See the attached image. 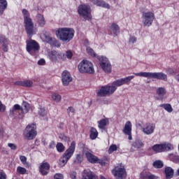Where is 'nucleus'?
Listing matches in <instances>:
<instances>
[{
	"instance_id": "obj_1",
	"label": "nucleus",
	"mask_w": 179,
	"mask_h": 179,
	"mask_svg": "<svg viewBox=\"0 0 179 179\" xmlns=\"http://www.w3.org/2000/svg\"><path fill=\"white\" fill-rule=\"evenodd\" d=\"M56 36L63 43H69L75 36V30L69 27L59 28L56 31Z\"/></svg>"
},
{
	"instance_id": "obj_2",
	"label": "nucleus",
	"mask_w": 179,
	"mask_h": 179,
	"mask_svg": "<svg viewBox=\"0 0 179 179\" xmlns=\"http://www.w3.org/2000/svg\"><path fill=\"white\" fill-rule=\"evenodd\" d=\"M22 15L24 16V23L26 32L28 36L31 37L33 34H36V31L34 30V24H33V21H31V18L30 17V13L27 10L23 9Z\"/></svg>"
},
{
	"instance_id": "obj_3",
	"label": "nucleus",
	"mask_w": 179,
	"mask_h": 179,
	"mask_svg": "<svg viewBox=\"0 0 179 179\" xmlns=\"http://www.w3.org/2000/svg\"><path fill=\"white\" fill-rule=\"evenodd\" d=\"M76 148V143L72 141L69 148L64 152L62 157L59 160V166H60V167H64L66 163H68L69 159L73 156Z\"/></svg>"
},
{
	"instance_id": "obj_4",
	"label": "nucleus",
	"mask_w": 179,
	"mask_h": 179,
	"mask_svg": "<svg viewBox=\"0 0 179 179\" xmlns=\"http://www.w3.org/2000/svg\"><path fill=\"white\" fill-rule=\"evenodd\" d=\"M135 76H140L141 78H150V79H157L158 80H164V82H167V74L163 72L158 73H150V72H140L134 73Z\"/></svg>"
},
{
	"instance_id": "obj_5",
	"label": "nucleus",
	"mask_w": 179,
	"mask_h": 179,
	"mask_svg": "<svg viewBox=\"0 0 179 179\" xmlns=\"http://www.w3.org/2000/svg\"><path fill=\"white\" fill-rule=\"evenodd\" d=\"M28 36L29 37V39L26 41V50L27 52L30 54V55L36 57V55L38 54V51H40V45L38 44V43H37V41L31 39L32 36Z\"/></svg>"
},
{
	"instance_id": "obj_6",
	"label": "nucleus",
	"mask_w": 179,
	"mask_h": 179,
	"mask_svg": "<svg viewBox=\"0 0 179 179\" xmlns=\"http://www.w3.org/2000/svg\"><path fill=\"white\" fill-rule=\"evenodd\" d=\"M78 69L80 73H90V75L94 73L93 64L87 60L80 62L78 66Z\"/></svg>"
},
{
	"instance_id": "obj_7",
	"label": "nucleus",
	"mask_w": 179,
	"mask_h": 179,
	"mask_svg": "<svg viewBox=\"0 0 179 179\" xmlns=\"http://www.w3.org/2000/svg\"><path fill=\"white\" fill-rule=\"evenodd\" d=\"M152 150L153 152H155V153H163L164 152L174 150V145L170 143L155 144L152 147Z\"/></svg>"
},
{
	"instance_id": "obj_8",
	"label": "nucleus",
	"mask_w": 179,
	"mask_h": 179,
	"mask_svg": "<svg viewBox=\"0 0 179 179\" xmlns=\"http://www.w3.org/2000/svg\"><path fill=\"white\" fill-rule=\"evenodd\" d=\"M78 13L85 20H92V8L86 4H80L78 8Z\"/></svg>"
},
{
	"instance_id": "obj_9",
	"label": "nucleus",
	"mask_w": 179,
	"mask_h": 179,
	"mask_svg": "<svg viewBox=\"0 0 179 179\" xmlns=\"http://www.w3.org/2000/svg\"><path fill=\"white\" fill-rule=\"evenodd\" d=\"M97 59L99 61L100 68L102 69L105 73H111V63L110 60L105 56H97Z\"/></svg>"
},
{
	"instance_id": "obj_10",
	"label": "nucleus",
	"mask_w": 179,
	"mask_h": 179,
	"mask_svg": "<svg viewBox=\"0 0 179 179\" xmlns=\"http://www.w3.org/2000/svg\"><path fill=\"white\" fill-rule=\"evenodd\" d=\"M37 127L34 124H28L24 132V136L29 141H32L36 136H37V131L36 130Z\"/></svg>"
},
{
	"instance_id": "obj_11",
	"label": "nucleus",
	"mask_w": 179,
	"mask_h": 179,
	"mask_svg": "<svg viewBox=\"0 0 179 179\" xmlns=\"http://www.w3.org/2000/svg\"><path fill=\"white\" fill-rule=\"evenodd\" d=\"M114 92H115V87L106 85L98 90L96 94L99 97H106L107 94H113Z\"/></svg>"
},
{
	"instance_id": "obj_12",
	"label": "nucleus",
	"mask_w": 179,
	"mask_h": 179,
	"mask_svg": "<svg viewBox=\"0 0 179 179\" xmlns=\"http://www.w3.org/2000/svg\"><path fill=\"white\" fill-rule=\"evenodd\" d=\"M112 173L114 177L117 179H124L127 178V171L124 167L116 166L113 170H112Z\"/></svg>"
},
{
	"instance_id": "obj_13",
	"label": "nucleus",
	"mask_w": 179,
	"mask_h": 179,
	"mask_svg": "<svg viewBox=\"0 0 179 179\" xmlns=\"http://www.w3.org/2000/svg\"><path fill=\"white\" fill-rule=\"evenodd\" d=\"M153 20H155V14L153 13L148 12L143 14V23L144 26L148 27L152 26Z\"/></svg>"
},
{
	"instance_id": "obj_14",
	"label": "nucleus",
	"mask_w": 179,
	"mask_h": 179,
	"mask_svg": "<svg viewBox=\"0 0 179 179\" xmlns=\"http://www.w3.org/2000/svg\"><path fill=\"white\" fill-rule=\"evenodd\" d=\"M156 124L153 123H146L142 128V131L145 135H152L155 132Z\"/></svg>"
},
{
	"instance_id": "obj_15",
	"label": "nucleus",
	"mask_w": 179,
	"mask_h": 179,
	"mask_svg": "<svg viewBox=\"0 0 179 179\" xmlns=\"http://www.w3.org/2000/svg\"><path fill=\"white\" fill-rule=\"evenodd\" d=\"M48 57L50 61H58V59H62L64 57H65V54L61 52H57L55 50H52L51 52L48 54Z\"/></svg>"
},
{
	"instance_id": "obj_16",
	"label": "nucleus",
	"mask_w": 179,
	"mask_h": 179,
	"mask_svg": "<svg viewBox=\"0 0 179 179\" xmlns=\"http://www.w3.org/2000/svg\"><path fill=\"white\" fill-rule=\"evenodd\" d=\"M10 115L13 117H18V118H23V113L21 112L20 106L15 104L13 108L10 110Z\"/></svg>"
},
{
	"instance_id": "obj_17",
	"label": "nucleus",
	"mask_w": 179,
	"mask_h": 179,
	"mask_svg": "<svg viewBox=\"0 0 179 179\" xmlns=\"http://www.w3.org/2000/svg\"><path fill=\"white\" fill-rule=\"evenodd\" d=\"M62 80L64 86H68L71 82H72V76L68 71H64L62 73Z\"/></svg>"
},
{
	"instance_id": "obj_18",
	"label": "nucleus",
	"mask_w": 179,
	"mask_h": 179,
	"mask_svg": "<svg viewBox=\"0 0 179 179\" xmlns=\"http://www.w3.org/2000/svg\"><path fill=\"white\" fill-rule=\"evenodd\" d=\"M50 164L48 162H43L39 166V173H41L42 176H47L50 172Z\"/></svg>"
},
{
	"instance_id": "obj_19",
	"label": "nucleus",
	"mask_w": 179,
	"mask_h": 179,
	"mask_svg": "<svg viewBox=\"0 0 179 179\" xmlns=\"http://www.w3.org/2000/svg\"><path fill=\"white\" fill-rule=\"evenodd\" d=\"M0 44H1L3 52H8V50H9V41L3 35H0Z\"/></svg>"
},
{
	"instance_id": "obj_20",
	"label": "nucleus",
	"mask_w": 179,
	"mask_h": 179,
	"mask_svg": "<svg viewBox=\"0 0 179 179\" xmlns=\"http://www.w3.org/2000/svg\"><path fill=\"white\" fill-rule=\"evenodd\" d=\"M83 179H99V177L90 169H85L83 173Z\"/></svg>"
},
{
	"instance_id": "obj_21",
	"label": "nucleus",
	"mask_w": 179,
	"mask_h": 179,
	"mask_svg": "<svg viewBox=\"0 0 179 179\" xmlns=\"http://www.w3.org/2000/svg\"><path fill=\"white\" fill-rule=\"evenodd\" d=\"M14 85L16 86H22L23 87H31L33 86V80H19L14 83Z\"/></svg>"
},
{
	"instance_id": "obj_22",
	"label": "nucleus",
	"mask_w": 179,
	"mask_h": 179,
	"mask_svg": "<svg viewBox=\"0 0 179 179\" xmlns=\"http://www.w3.org/2000/svg\"><path fill=\"white\" fill-rule=\"evenodd\" d=\"M94 5L104 8L105 9H110V4L104 1V0H90Z\"/></svg>"
},
{
	"instance_id": "obj_23",
	"label": "nucleus",
	"mask_w": 179,
	"mask_h": 179,
	"mask_svg": "<svg viewBox=\"0 0 179 179\" xmlns=\"http://www.w3.org/2000/svg\"><path fill=\"white\" fill-rule=\"evenodd\" d=\"M166 88L161 87L157 89V99L164 100L166 99Z\"/></svg>"
},
{
	"instance_id": "obj_24",
	"label": "nucleus",
	"mask_w": 179,
	"mask_h": 179,
	"mask_svg": "<svg viewBox=\"0 0 179 179\" xmlns=\"http://www.w3.org/2000/svg\"><path fill=\"white\" fill-rule=\"evenodd\" d=\"M109 33L113 36H118L120 34V27L115 23H113L109 27Z\"/></svg>"
},
{
	"instance_id": "obj_25",
	"label": "nucleus",
	"mask_w": 179,
	"mask_h": 179,
	"mask_svg": "<svg viewBox=\"0 0 179 179\" xmlns=\"http://www.w3.org/2000/svg\"><path fill=\"white\" fill-rule=\"evenodd\" d=\"M110 124V121L108 120V118H104L99 121H98V128L99 129H102V131H104L106 129V127Z\"/></svg>"
},
{
	"instance_id": "obj_26",
	"label": "nucleus",
	"mask_w": 179,
	"mask_h": 179,
	"mask_svg": "<svg viewBox=\"0 0 179 179\" xmlns=\"http://www.w3.org/2000/svg\"><path fill=\"white\" fill-rule=\"evenodd\" d=\"M124 134L125 135H131L132 132V123L131 122L127 121L124 125V128L123 129Z\"/></svg>"
},
{
	"instance_id": "obj_27",
	"label": "nucleus",
	"mask_w": 179,
	"mask_h": 179,
	"mask_svg": "<svg viewBox=\"0 0 179 179\" xmlns=\"http://www.w3.org/2000/svg\"><path fill=\"white\" fill-rule=\"evenodd\" d=\"M85 156L90 163H97L99 162V158L89 152H85Z\"/></svg>"
},
{
	"instance_id": "obj_28",
	"label": "nucleus",
	"mask_w": 179,
	"mask_h": 179,
	"mask_svg": "<svg viewBox=\"0 0 179 179\" xmlns=\"http://www.w3.org/2000/svg\"><path fill=\"white\" fill-rule=\"evenodd\" d=\"M165 175L167 179L173 178V176H174V169L170 166L166 167Z\"/></svg>"
},
{
	"instance_id": "obj_29",
	"label": "nucleus",
	"mask_w": 179,
	"mask_h": 179,
	"mask_svg": "<svg viewBox=\"0 0 179 179\" xmlns=\"http://www.w3.org/2000/svg\"><path fill=\"white\" fill-rule=\"evenodd\" d=\"M6 8H8V1L6 0H0V16L3 15V12H5Z\"/></svg>"
},
{
	"instance_id": "obj_30",
	"label": "nucleus",
	"mask_w": 179,
	"mask_h": 179,
	"mask_svg": "<svg viewBox=\"0 0 179 179\" xmlns=\"http://www.w3.org/2000/svg\"><path fill=\"white\" fill-rule=\"evenodd\" d=\"M21 110V114H26L29 112V110H30V104H29L27 102H23L22 103V107L20 106Z\"/></svg>"
},
{
	"instance_id": "obj_31",
	"label": "nucleus",
	"mask_w": 179,
	"mask_h": 179,
	"mask_svg": "<svg viewBox=\"0 0 179 179\" xmlns=\"http://www.w3.org/2000/svg\"><path fill=\"white\" fill-rule=\"evenodd\" d=\"M41 38L45 43H48V44H50L53 38L51 37V36H50L48 34L45 33L41 36Z\"/></svg>"
},
{
	"instance_id": "obj_32",
	"label": "nucleus",
	"mask_w": 179,
	"mask_h": 179,
	"mask_svg": "<svg viewBox=\"0 0 179 179\" xmlns=\"http://www.w3.org/2000/svg\"><path fill=\"white\" fill-rule=\"evenodd\" d=\"M90 136L91 139L94 140L97 136H99V132L97 131V129L94 127H92L90 129Z\"/></svg>"
},
{
	"instance_id": "obj_33",
	"label": "nucleus",
	"mask_w": 179,
	"mask_h": 179,
	"mask_svg": "<svg viewBox=\"0 0 179 179\" xmlns=\"http://www.w3.org/2000/svg\"><path fill=\"white\" fill-rule=\"evenodd\" d=\"M36 18L39 26H41V27H43L45 24V20H44V16L41 14H38Z\"/></svg>"
},
{
	"instance_id": "obj_34",
	"label": "nucleus",
	"mask_w": 179,
	"mask_h": 179,
	"mask_svg": "<svg viewBox=\"0 0 179 179\" xmlns=\"http://www.w3.org/2000/svg\"><path fill=\"white\" fill-rule=\"evenodd\" d=\"M122 85H124V83L122 82V78H121L114 81L112 83V85L110 86V87H115V90H117V87H119L120 86H122Z\"/></svg>"
},
{
	"instance_id": "obj_35",
	"label": "nucleus",
	"mask_w": 179,
	"mask_h": 179,
	"mask_svg": "<svg viewBox=\"0 0 179 179\" xmlns=\"http://www.w3.org/2000/svg\"><path fill=\"white\" fill-rule=\"evenodd\" d=\"M132 147L136 149H141V148H143V143L141 140H136L133 142Z\"/></svg>"
},
{
	"instance_id": "obj_36",
	"label": "nucleus",
	"mask_w": 179,
	"mask_h": 179,
	"mask_svg": "<svg viewBox=\"0 0 179 179\" xmlns=\"http://www.w3.org/2000/svg\"><path fill=\"white\" fill-rule=\"evenodd\" d=\"M159 106L163 107V108H164V110L168 113H173V107H171L170 103L161 104Z\"/></svg>"
},
{
	"instance_id": "obj_37",
	"label": "nucleus",
	"mask_w": 179,
	"mask_h": 179,
	"mask_svg": "<svg viewBox=\"0 0 179 179\" xmlns=\"http://www.w3.org/2000/svg\"><path fill=\"white\" fill-rule=\"evenodd\" d=\"M169 159L171 160V162H173V163H177L179 164V156L176 154H170L169 155Z\"/></svg>"
},
{
	"instance_id": "obj_38",
	"label": "nucleus",
	"mask_w": 179,
	"mask_h": 179,
	"mask_svg": "<svg viewBox=\"0 0 179 179\" xmlns=\"http://www.w3.org/2000/svg\"><path fill=\"white\" fill-rule=\"evenodd\" d=\"M52 99L55 103H59L61 101L62 97L58 93H54L52 94Z\"/></svg>"
},
{
	"instance_id": "obj_39",
	"label": "nucleus",
	"mask_w": 179,
	"mask_h": 179,
	"mask_svg": "<svg viewBox=\"0 0 179 179\" xmlns=\"http://www.w3.org/2000/svg\"><path fill=\"white\" fill-rule=\"evenodd\" d=\"M134 78H135V76H129L128 77L122 78L123 85H129V83L131 82V80H132V79H134Z\"/></svg>"
},
{
	"instance_id": "obj_40",
	"label": "nucleus",
	"mask_w": 179,
	"mask_h": 179,
	"mask_svg": "<svg viewBox=\"0 0 179 179\" xmlns=\"http://www.w3.org/2000/svg\"><path fill=\"white\" fill-rule=\"evenodd\" d=\"M50 45H52L53 47H57V48H59L61 47V43L58 41L55 38H52L50 43H49Z\"/></svg>"
},
{
	"instance_id": "obj_41",
	"label": "nucleus",
	"mask_w": 179,
	"mask_h": 179,
	"mask_svg": "<svg viewBox=\"0 0 179 179\" xmlns=\"http://www.w3.org/2000/svg\"><path fill=\"white\" fill-rule=\"evenodd\" d=\"M16 171L18 174H20L21 176H24V174H26V173H27V169H26L25 168H23L22 166H17Z\"/></svg>"
},
{
	"instance_id": "obj_42",
	"label": "nucleus",
	"mask_w": 179,
	"mask_h": 179,
	"mask_svg": "<svg viewBox=\"0 0 179 179\" xmlns=\"http://www.w3.org/2000/svg\"><path fill=\"white\" fill-rule=\"evenodd\" d=\"M164 164L161 160H156L153 162V166L155 169H162L163 167Z\"/></svg>"
},
{
	"instance_id": "obj_43",
	"label": "nucleus",
	"mask_w": 179,
	"mask_h": 179,
	"mask_svg": "<svg viewBox=\"0 0 179 179\" xmlns=\"http://www.w3.org/2000/svg\"><path fill=\"white\" fill-rule=\"evenodd\" d=\"M56 149L57 152H59V153H62V152L65 150V146H64V144H62V143H57L56 145Z\"/></svg>"
},
{
	"instance_id": "obj_44",
	"label": "nucleus",
	"mask_w": 179,
	"mask_h": 179,
	"mask_svg": "<svg viewBox=\"0 0 179 179\" xmlns=\"http://www.w3.org/2000/svg\"><path fill=\"white\" fill-rule=\"evenodd\" d=\"M20 160L24 166H26V167L29 166V163H27V158L23 155L20 156Z\"/></svg>"
},
{
	"instance_id": "obj_45",
	"label": "nucleus",
	"mask_w": 179,
	"mask_h": 179,
	"mask_svg": "<svg viewBox=\"0 0 179 179\" xmlns=\"http://www.w3.org/2000/svg\"><path fill=\"white\" fill-rule=\"evenodd\" d=\"M87 52L89 54V55H91V57H96V52L93 49H92L90 47L87 48Z\"/></svg>"
},
{
	"instance_id": "obj_46",
	"label": "nucleus",
	"mask_w": 179,
	"mask_h": 179,
	"mask_svg": "<svg viewBox=\"0 0 179 179\" xmlns=\"http://www.w3.org/2000/svg\"><path fill=\"white\" fill-rule=\"evenodd\" d=\"M59 138L61 139V141H62V142H69V137L64 134H59Z\"/></svg>"
},
{
	"instance_id": "obj_47",
	"label": "nucleus",
	"mask_w": 179,
	"mask_h": 179,
	"mask_svg": "<svg viewBox=\"0 0 179 179\" xmlns=\"http://www.w3.org/2000/svg\"><path fill=\"white\" fill-rule=\"evenodd\" d=\"M38 114L41 115V117H45L47 114V111L44 108H41L38 110Z\"/></svg>"
},
{
	"instance_id": "obj_48",
	"label": "nucleus",
	"mask_w": 179,
	"mask_h": 179,
	"mask_svg": "<svg viewBox=\"0 0 179 179\" xmlns=\"http://www.w3.org/2000/svg\"><path fill=\"white\" fill-rule=\"evenodd\" d=\"M149 173V172H141L140 174V177L142 179H148Z\"/></svg>"
},
{
	"instance_id": "obj_49",
	"label": "nucleus",
	"mask_w": 179,
	"mask_h": 179,
	"mask_svg": "<svg viewBox=\"0 0 179 179\" xmlns=\"http://www.w3.org/2000/svg\"><path fill=\"white\" fill-rule=\"evenodd\" d=\"M117 150V145H112L110 146L108 149V153L111 154L113 152H115Z\"/></svg>"
},
{
	"instance_id": "obj_50",
	"label": "nucleus",
	"mask_w": 179,
	"mask_h": 179,
	"mask_svg": "<svg viewBox=\"0 0 179 179\" xmlns=\"http://www.w3.org/2000/svg\"><path fill=\"white\" fill-rule=\"evenodd\" d=\"M6 110V106L0 101V113H3Z\"/></svg>"
},
{
	"instance_id": "obj_51",
	"label": "nucleus",
	"mask_w": 179,
	"mask_h": 179,
	"mask_svg": "<svg viewBox=\"0 0 179 179\" xmlns=\"http://www.w3.org/2000/svg\"><path fill=\"white\" fill-rule=\"evenodd\" d=\"M73 55L72 54V52H71V50H67V51L66 52V58H68L69 59H71V58H72Z\"/></svg>"
},
{
	"instance_id": "obj_52",
	"label": "nucleus",
	"mask_w": 179,
	"mask_h": 179,
	"mask_svg": "<svg viewBox=\"0 0 179 179\" xmlns=\"http://www.w3.org/2000/svg\"><path fill=\"white\" fill-rule=\"evenodd\" d=\"M8 146L12 150H16V149H17V147L14 143H8Z\"/></svg>"
},
{
	"instance_id": "obj_53",
	"label": "nucleus",
	"mask_w": 179,
	"mask_h": 179,
	"mask_svg": "<svg viewBox=\"0 0 179 179\" xmlns=\"http://www.w3.org/2000/svg\"><path fill=\"white\" fill-rule=\"evenodd\" d=\"M166 72L168 73V75H174L175 73L174 69L171 68L167 69Z\"/></svg>"
},
{
	"instance_id": "obj_54",
	"label": "nucleus",
	"mask_w": 179,
	"mask_h": 179,
	"mask_svg": "<svg viewBox=\"0 0 179 179\" xmlns=\"http://www.w3.org/2000/svg\"><path fill=\"white\" fill-rule=\"evenodd\" d=\"M0 179H6V173H5V171H0Z\"/></svg>"
},
{
	"instance_id": "obj_55",
	"label": "nucleus",
	"mask_w": 179,
	"mask_h": 179,
	"mask_svg": "<svg viewBox=\"0 0 179 179\" xmlns=\"http://www.w3.org/2000/svg\"><path fill=\"white\" fill-rule=\"evenodd\" d=\"M148 179H160L158 176H156V175H153L152 173L148 174Z\"/></svg>"
},
{
	"instance_id": "obj_56",
	"label": "nucleus",
	"mask_w": 179,
	"mask_h": 179,
	"mask_svg": "<svg viewBox=\"0 0 179 179\" xmlns=\"http://www.w3.org/2000/svg\"><path fill=\"white\" fill-rule=\"evenodd\" d=\"M55 179H64V175L62 173H56L55 175Z\"/></svg>"
},
{
	"instance_id": "obj_57",
	"label": "nucleus",
	"mask_w": 179,
	"mask_h": 179,
	"mask_svg": "<svg viewBox=\"0 0 179 179\" xmlns=\"http://www.w3.org/2000/svg\"><path fill=\"white\" fill-rule=\"evenodd\" d=\"M136 37L131 36L129 38V43H131V44H135V43H136Z\"/></svg>"
},
{
	"instance_id": "obj_58",
	"label": "nucleus",
	"mask_w": 179,
	"mask_h": 179,
	"mask_svg": "<svg viewBox=\"0 0 179 179\" xmlns=\"http://www.w3.org/2000/svg\"><path fill=\"white\" fill-rule=\"evenodd\" d=\"M76 161H77L78 163H81L82 162V155H77Z\"/></svg>"
},
{
	"instance_id": "obj_59",
	"label": "nucleus",
	"mask_w": 179,
	"mask_h": 179,
	"mask_svg": "<svg viewBox=\"0 0 179 179\" xmlns=\"http://www.w3.org/2000/svg\"><path fill=\"white\" fill-rule=\"evenodd\" d=\"M70 178L71 179H76V172H71Z\"/></svg>"
},
{
	"instance_id": "obj_60",
	"label": "nucleus",
	"mask_w": 179,
	"mask_h": 179,
	"mask_svg": "<svg viewBox=\"0 0 179 179\" xmlns=\"http://www.w3.org/2000/svg\"><path fill=\"white\" fill-rule=\"evenodd\" d=\"M38 65H45V60L44 59H41L38 62Z\"/></svg>"
},
{
	"instance_id": "obj_61",
	"label": "nucleus",
	"mask_w": 179,
	"mask_h": 179,
	"mask_svg": "<svg viewBox=\"0 0 179 179\" xmlns=\"http://www.w3.org/2000/svg\"><path fill=\"white\" fill-rule=\"evenodd\" d=\"M67 111L69 114H71V113H75V108H73V107H69Z\"/></svg>"
},
{
	"instance_id": "obj_62",
	"label": "nucleus",
	"mask_w": 179,
	"mask_h": 179,
	"mask_svg": "<svg viewBox=\"0 0 179 179\" xmlns=\"http://www.w3.org/2000/svg\"><path fill=\"white\" fill-rule=\"evenodd\" d=\"M5 135V130L3 128L1 127L0 128V136H3Z\"/></svg>"
},
{
	"instance_id": "obj_63",
	"label": "nucleus",
	"mask_w": 179,
	"mask_h": 179,
	"mask_svg": "<svg viewBox=\"0 0 179 179\" xmlns=\"http://www.w3.org/2000/svg\"><path fill=\"white\" fill-rule=\"evenodd\" d=\"M174 78L176 79V82L179 83V74L175 75Z\"/></svg>"
},
{
	"instance_id": "obj_64",
	"label": "nucleus",
	"mask_w": 179,
	"mask_h": 179,
	"mask_svg": "<svg viewBox=\"0 0 179 179\" xmlns=\"http://www.w3.org/2000/svg\"><path fill=\"white\" fill-rule=\"evenodd\" d=\"M129 136V141L132 140V136L131 134H127Z\"/></svg>"
}]
</instances>
